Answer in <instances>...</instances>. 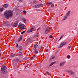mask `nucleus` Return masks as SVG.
Segmentation results:
<instances>
[{
  "mask_svg": "<svg viewBox=\"0 0 78 78\" xmlns=\"http://www.w3.org/2000/svg\"><path fill=\"white\" fill-rule=\"evenodd\" d=\"M13 15L12 11L11 10L7 12H5L4 13V15L7 19H8L9 17H11Z\"/></svg>",
  "mask_w": 78,
  "mask_h": 78,
  "instance_id": "f257e3e1",
  "label": "nucleus"
},
{
  "mask_svg": "<svg viewBox=\"0 0 78 78\" xmlns=\"http://www.w3.org/2000/svg\"><path fill=\"white\" fill-rule=\"evenodd\" d=\"M18 27L20 30H25L26 28V26L24 24H20Z\"/></svg>",
  "mask_w": 78,
  "mask_h": 78,
  "instance_id": "f03ea898",
  "label": "nucleus"
},
{
  "mask_svg": "<svg viewBox=\"0 0 78 78\" xmlns=\"http://www.w3.org/2000/svg\"><path fill=\"white\" fill-rule=\"evenodd\" d=\"M7 69V67L6 66H2L1 67V72L2 73H6V72L5 71V70H6Z\"/></svg>",
  "mask_w": 78,
  "mask_h": 78,
  "instance_id": "7ed1b4c3",
  "label": "nucleus"
},
{
  "mask_svg": "<svg viewBox=\"0 0 78 78\" xmlns=\"http://www.w3.org/2000/svg\"><path fill=\"white\" fill-rule=\"evenodd\" d=\"M70 11H69L66 14V16H65L64 17L63 19V20H65L66 19H67V17L68 16H69V15H70Z\"/></svg>",
  "mask_w": 78,
  "mask_h": 78,
  "instance_id": "20e7f679",
  "label": "nucleus"
},
{
  "mask_svg": "<svg viewBox=\"0 0 78 78\" xmlns=\"http://www.w3.org/2000/svg\"><path fill=\"white\" fill-rule=\"evenodd\" d=\"M34 29H35V27H33L31 28L30 30H28L27 32V33H30L31 32H32L34 30Z\"/></svg>",
  "mask_w": 78,
  "mask_h": 78,
  "instance_id": "39448f33",
  "label": "nucleus"
},
{
  "mask_svg": "<svg viewBox=\"0 0 78 78\" xmlns=\"http://www.w3.org/2000/svg\"><path fill=\"white\" fill-rule=\"evenodd\" d=\"M49 30H50V28H49V27H47L44 31L45 34H48L49 32Z\"/></svg>",
  "mask_w": 78,
  "mask_h": 78,
  "instance_id": "423d86ee",
  "label": "nucleus"
},
{
  "mask_svg": "<svg viewBox=\"0 0 78 78\" xmlns=\"http://www.w3.org/2000/svg\"><path fill=\"white\" fill-rule=\"evenodd\" d=\"M35 59H36V55H34L31 58H30V60L32 61L33 60V61H34Z\"/></svg>",
  "mask_w": 78,
  "mask_h": 78,
  "instance_id": "0eeeda50",
  "label": "nucleus"
},
{
  "mask_svg": "<svg viewBox=\"0 0 78 78\" xmlns=\"http://www.w3.org/2000/svg\"><path fill=\"white\" fill-rule=\"evenodd\" d=\"M33 8H39V4H37L36 5H33Z\"/></svg>",
  "mask_w": 78,
  "mask_h": 78,
  "instance_id": "6e6552de",
  "label": "nucleus"
},
{
  "mask_svg": "<svg viewBox=\"0 0 78 78\" xmlns=\"http://www.w3.org/2000/svg\"><path fill=\"white\" fill-rule=\"evenodd\" d=\"M66 44V42H63V43H62L60 45V47H59V48H61V47H62L63 45H65V44Z\"/></svg>",
  "mask_w": 78,
  "mask_h": 78,
  "instance_id": "1a4fd4ad",
  "label": "nucleus"
},
{
  "mask_svg": "<svg viewBox=\"0 0 78 78\" xmlns=\"http://www.w3.org/2000/svg\"><path fill=\"white\" fill-rule=\"evenodd\" d=\"M22 39V36H20V38H18L17 40L18 42H19V41H20Z\"/></svg>",
  "mask_w": 78,
  "mask_h": 78,
  "instance_id": "9d476101",
  "label": "nucleus"
},
{
  "mask_svg": "<svg viewBox=\"0 0 78 78\" xmlns=\"http://www.w3.org/2000/svg\"><path fill=\"white\" fill-rule=\"evenodd\" d=\"M67 72H68V73H70L71 75L73 74V73H74L71 70H68L67 71Z\"/></svg>",
  "mask_w": 78,
  "mask_h": 78,
  "instance_id": "9b49d317",
  "label": "nucleus"
},
{
  "mask_svg": "<svg viewBox=\"0 0 78 78\" xmlns=\"http://www.w3.org/2000/svg\"><path fill=\"white\" fill-rule=\"evenodd\" d=\"M64 64H65V62H62L60 63L59 66L60 67H62V66H63Z\"/></svg>",
  "mask_w": 78,
  "mask_h": 78,
  "instance_id": "f8f14e48",
  "label": "nucleus"
},
{
  "mask_svg": "<svg viewBox=\"0 0 78 78\" xmlns=\"http://www.w3.org/2000/svg\"><path fill=\"white\" fill-rule=\"evenodd\" d=\"M21 19H22V20H23L24 23H26V19H25V18H21Z\"/></svg>",
  "mask_w": 78,
  "mask_h": 78,
  "instance_id": "ddd939ff",
  "label": "nucleus"
},
{
  "mask_svg": "<svg viewBox=\"0 0 78 78\" xmlns=\"http://www.w3.org/2000/svg\"><path fill=\"white\" fill-rule=\"evenodd\" d=\"M23 55V53L22 52L20 51L19 52V56H22Z\"/></svg>",
  "mask_w": 78,
  "mask_h": 78,
  "instance_id": "4468645a",
  "label": "nucleus"
},
{
  "mask_svg": "<svg viewBox=\"0 0 78 78\" xmlns=\"http://www.w3.org/2000/svg\"><path fill=\"white\" fill-rule=\"evenodd\" d=\"M18 49L20 51H21V50H23V48H22V46H20L18 48Z\"/></svg>",
  "mask_w": 78,
  "mask_h": 78,
  "instance_id": "2eb2a0df",
  "label": "nucleus"
},
{
  "mask_svg": "<svg viewBox=\"0 0 78 78\" xmlns=\"http://www.w3.org/2000/svg\"><path fill=\"white\" fill-rule=\"evenodd\" d=\"M14 61L16 62H21V61L19 59H15Z\"/></svg>",
  "mask_w": 78,
  "mask_h": 78,
  "instance_id": "dca6fc26",
  "label": "nucleus"
},
{
  "mask_svg": "<svg viewBox=\"0 0 78 78\" xmlns=\"http://www.w3.org/2000/svg\"><path fill=\"white\" fill-rule=\"evenodd\" d=\"M55 56L52 55V56H51L50 59V61H51V59H54L55 58Z\"/></svg>",
  "mask_w": 78,
  "mask_h": 78,
  "instance_id": "f3484780",
  "label": "nucleus"
},
{
  "mask_svg": "<svg viewBox=\"0 0 78 78\" xmlns=\"http://www.w3.org/2000/svg\"><path fill=\"white\" fill-rule=\"evenodd\" d=\"M56 63V62H53L51 63L50 65H49V66L50 67L51 66H53V64H55Z\"/></svg>",
  "mask_w": 78,
  "mask_h": 78,
  "instance_id": "a211bd4d",
  "label": "nucleus"
},
{
  "mask_svg": "<svg viewBox=\"0 0 78 78\" xmlns=\"http://www.w3.org/2000/svg\"><path fill=\"white\" fill-rule=\"evenodd\" d=\"M7 6H8V5L6 4H4L3 5L4 8H7Z\"/></svg>",
  "mask_w": 78,
  "mask_h": 78,
  "instance_id": "6ab92c4d",
  "label": "nucleus"
},
{
  "mask_svg": "<svg viewBox=\"0 0 78 78\" xmlns=\"http://www.w3.org/2000/svg\"><path fill=\"white\" fill-rule=\"evenodd\" d=\"M37 3V1H34L33 2V4H34V5L35 4H36Z\"/></svg>",
  "mask_w": 78,
  "mask_h": 78,
  "instance_id": "aec40b11",
  "label": "nucleus"
},
{
  "mask_svg": "<svg viewBox=\"0 0 78 78\" xmlns=\"http://www.w3.org/2000/svg\"><path fill=\"white\" fill-rule=\"evenodd\" d=\"M19 23V21L17 20L15 22H14V23H15L16 25H17V23Z\"/></svg>",
  "mask_w": 78,
  "mask_h": 78,
  "instance_id": "412c9836",
  "label": "nucleus"
},
{
  "mask_svg": "<svg viewBox=\"0 0 78 78\" xmlns=\"http://www.w3.org/2000/svg\"><path fill=\"white\" fill-rule=\"evenodd\" d=\"M71 47H72V46H71V45L68 46L67 47V49L68 50H69V49H70V48H71Z\"/></svg>",
  "mask_w": 78,
  "mask_h": 78,
  "instance_id": "4be33fe9",
  "label": "nucleus"
},
{
  "mask_svg": "<svg viewBox=\"0 0 78 78\" xmlns=\"http://www.w3.org/2000/svg\"><path fill=\"white\" fill-rule=\"evenodd\" d=\"M34 47L35 48H37V44H35Z\"/></svg>",
  "mask_w": 78,
  "mask_h": 78,
  "instance_id": "5701e85b",
  "label": "nucleus"
},
{
  "mask_svg": "<svg viewBox=\"0 0 78 78\" xmlns=\"http://www.w3.org/2000/svg\"><path fill=\"white\" fill-rule=\"evenodd\" d=\"M23 14H26V11H25V10H24L23 11Z\"/></svg>",
  "mask_w": 78,
  "mask_h": 78,
  "instance_id": "b1692460",
  "label": "nucleus"
},
{
  "mask_svg": "<svg viewBox=\"0 0 78 78\" xmlns=\"http://www.w3.org/2000/svg\"><path fill=\"white\" fill-rule=\"evenodd\" d=\"M39 7H43V4H39Z\"/></svg>",
  "mask_w": 78,
  "mask_h": 78,
  "instance_id": "393cba45",
  "label": "nucleus"
},
{
  "mask_svg": "<svg viewBox=\"0 0 78 78\" xmlns=\"http://www.w3.org/2000/svg\"><path fill=\"white\" fill-rule=\"evenodd\" d=\"M48 5H51V4H52V2H48Z\"/></svg>",
  "mask_w": 78,
  "mask_h": 78,
  "instance_id": "a878e982",
  "label": "nucleus"
},
{
  "mask_svg": "<svg viewBox=\"0 0 78 78\" xmlns=\"http://www.w3.org/2000/svg\"><path fill=\"white\" fill-rule=\"evenodd\" d=\"M16 25V24L15 23H14L12 25L13 27H15Z\"/></svg>",
  "mask_w": 78,
  "mask_h": 78,
  "instance_id": "bb28decb",
  "label": "nucleus"
},
{
  "mask_svg": "<svg viewBox=\"0 0 78 78\" xmlns=\"http://www.w3.org/2000/svg\"><path fill=\"white\" fill-rule=\"evenodd\" d=\"M10 56L11 57H14V56H15V55L13 54V55H10Z\"/></svg>",
  "mask_w": 78,
  "mask_h": 78,
  "instance_id": "cd10ccee",
  "label": "nucleus"
},
{
  "mask_svg": "<svg viewBox=\"0 0 78 78\" xmlns=\"http://www.w3.org/2000/svg\"><path fill=\"white\" fill-rule=\"evenodd\" d=\"M1 53H2V51H1V50L0 49V58H1V56L2 55V54H1Z\"/></svg>",
  "mask_w": 78,
  "mask_h": 78,
  "instance_id": "c85d7f7f",
  "label": "nucleus"
},
{
  "mask_svg": "<svg viewBox=\"0 0 78 78\" xmlns=\"http://www.w3.org/2000/svg\"><path fill=\"white\" fill-rule=\"evenodd\" d=\"M49 37L50 38H52V37H53V36H52L51 35H50V36Z\"/></svg>",
  "mask_w": 78,
  "mask_h": 78,
  "instance_id": "c756f323",
  "label": "nucleus"
},
{
  "mask_svg": "<svg viewBox=\"0 0 78 78\" xmlns=\"http://www.w3.org/2000/svg\"><path fill=\"white\" fill-rule=\"evenodd\" d=\"M70 58V55H68L67 56V59H69V58Z\"/></svg>",
  "mask_w": 78,
  "mask_h": 78,
  "instance_id": "7c9ffc66",
  "label": "nucleus"
},
{
  "mask_svg": "<svg viewBox=\"0 0 78 78\" xmlns=\"http://www.w3.org/2000/svg\"><path fill=\"white\" fill-rule=\"evenodd\" d=\"M36 48H35V53H36V54H37V51H36Z\"/></svg>",
  "mask_w": 78,
  "mask_h": 78,
  "instance_id": "2f4dec72",
  "label": "nucleus"
},
{
  "mask_svg": "<svg viewBox=\"0 0 78 78\" xmlns=\"http://www.w3.org/2000/svg\"><path fill=\"white\" fill-rule=\"evenodd\" d=\"M24 33H25V31H23L21 33V34H24Z\"/></svg>",
  "mask_w": 78,
  "mask_h": 78,
  "instance_id": "473e14b6",
  "label": "nucleus"
},
{
  "mask_svg": "<svg viewBox=\"0 0 78 78\" xmlns=\"http://www.w3.org/2000/svg\"><path fill=\"white\" fill-rule=\"evenodd\" d=\"M46 74H47V75H48V74H49V73H48V72L46 71Z\"/></svg>",
  "mask_w": 78,
  "mask_h": 78,
  "instance_id": "72a5a7b5",
  "label": "nucleus"
},
{
  "mask_svg": "<svg viewBox=\"0 0 78 78\" xmlns=\"http://www.w3.org/2000/svg\"><path fill=\"white\" fill-rule=\"evenodd\" d=\"M3 10V9L0 8V11H2Z\"/></svg>",
  "mask_w": 78,
  "mask_h": 78,
  "instance_id": "f704fd0d",
  "label": "nucleus"
},
{
  "mask_svg": "<svg viewBox=\"0 0 78 78\" xmlns=\"http://www.w3.org/2000/svg\"><path fill=\"white\" fill-rule=\"evenodd\" d=\"M39 36V35L38 34H37L35 35V37H38V36Z\"/></svg>",
  "mask_w": 78,
  "mask_h": 78,
  "instance_id": "c9c22d12",
  "label": "nucleus"
},
{
  "mask_svg": "<svg viewBox=\"0 0 78 78\" xmlns=\"http://www.w3.org/2000/svg\"><path fill=\"white\" fill-rule=\"evenodd\" d=\"M18 1L19 2H22V0H18Z\"/></svg>",
  "mask_w": 78,
  "mask_h": 78,
  "instance_id": "e433bc0d",
  "label": "nucleus"
},
{
  "mask_svg": "<svg viewBox=\"0 0 78 78\" xmlns=\"http://www.w3.org/2000/svg\"><path fill=\"white\" fill-rule=\"evenodd\" d=\"M54 6V5L53 4L51 5V7L53 8Z\"/></svg>",
  "mask_w": 78,
  "mask_h": 78,
  "instance_id": "4c0bfd02",
  "label": "nucleus"
},
{
  "mask_svg": "<svg viewBox=\"0 0 78 78\" xmlns=\"http://www.w3.org/2000/svg\"><path fill=\"white\" fill-rule=\"evenodd\" d=\"M16 47H18V44H17L16 43Z\"/></svg>",
  "mask_w": 78,
  "mask_h": 78,
  "instance_id": "58836bf2",
  "label": "nucleus"
},
{
  "mask_svg": "<svg viewBox=\"0 0 78 78\" xmlns=\"http://www.w3.org/2000/svg\"><path fill=\"white\" fill-rule=\"evenodd\" d=\"M39 30H40V28H38L37 29V31H39Z\"/></svg>",
  "mask_w": 78,
  "mask_h": 78,
  "instance_id": "ea45409f",
  "label": "nucleus"
},
{
  "mask_svg": "<svg viewBox=\"0 0 78 78\" xmlns=\"http://www.w3.org/2000/svg\"><path fill=\"white\" fill-rule=\"evenodd\" d=\"M63 36H64V35H62L61 36V37H62Z\"/></svg>",
  "mask_w": 78,
  "mask_h": 78,
  "instance_id": "a19ab883",
  "label": "nucleus"
},
{
  "mask_svg": "<svg viewBox=\"0 0 78 78\" xmlns=\"http://www.w3.org/2000/svg\"><path fill=\"white\" fill-rule=\"evenodd\" d=\"M7 23H8V22H5V24H7Z\"/></svg>",
  "mask_w": 78,
  "mask_h": 78,
  "instance_id": "79ce46f5",
  "label": "nucleus"
},
{
  "mask_svg": "<svg viewBox=\"0 0 78 78\" xmlns=\"http://www.w3.org/2000/svg\"><path fill=\"white\" fill-rule=\"evenodd\" d=\"M62 38V37H61L60 39H61Z\"/></svg>",
  "mask_w": 78,
  "mask_h": 78,
  "instance_id": "37998d69",
  "label": "nucleus"
},
{
  "mask_svg": "<svg viewBox=\"0 0 78 78\" xmlns=\"http://www.w3.org/2000/svg\"><path fill=\"white\" fill-rule=\"evenodd\" d=\"M77 53H78V52H77Z\"/></svg>",
  "mask_w": 78,
  "mask_h": 78,
  "instance_id": "c03bdc74",
  "label": "nucleus"
}]
</instances>
